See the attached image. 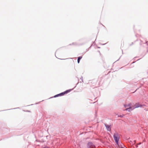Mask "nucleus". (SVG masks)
<instances>
[{"label":"nucleus","instance_id":"f257e3e1","mask_svg":"<svg viewBox=\"0 0 148 148\" xmlns=\"http://www.w3.org/2000/svg\"><path fill=\"white\" fill-rule=\"evenodd\" d=\"M114 138L116 143L118 145L119 139L120 136L119 134L117 133H114L113 135Z\"/></svg>","mask_w":148,"mask_h":148},{"label":"nucleus","instance_id":"f03ea898","mask_svg":"<svg viewBox=\"0 0 148 148\" xmlns=\"http://www.w3.org/2000/svg\"><path fill=\"white\" fill-rule=\"evenodd\" d=\"M124 106L126 109H125V110H128V111L129 112L130 111L132 110V104L131 103H130L128 104H125L124 105Z\"/></svg>","mask_w":148,"mask_h":148},{"label":"nucleus","instance_id":"7ed1b4c3","mask_svg":"<svg viewBox=\"0 0 148 148\" xmlns=\"http://www.w3.org/2000/svg\"><path fill=\"white\" fill-rule=\"evenodd\" d=\"M71 90H67L63 92H62L60 93L59 94H58V95H55V96H54V97H58V96H61L64 95L65 94H66V93H68V92H69L71 91Z\"/></svg>","mask_w":148,"mask_h":148},{"label":"nucleus","instance_id":"20e7f679","mask_svg":"<svg viewBox=\"0 0 148 148\" xmlns=\"http://www.w3.org/2000/svg\"><path fill=\"white\" fill-rule=\"evenodd\" d=\"M142 106L141 105L138 103H136L134 105V106L133 107V108H132V110H133L135 108H138L139 107H141Z\"/></svg>","mask_w":148,"mask_h":148},{"label":"nucleus","instance_id":"39448f33","mask_svg":"<svg viewBox=\"0 0 148 148\" xmlns=\"http://www.w3.org/2000/svg\"><path fill=\"white\" fill-rule=\"evenodd\" d=\"M88 148H93V146L92 145V143L91 142L88 143Z\"/></svg>","mask_w":148,"mask_h":148},{"label":"nucleus","instance_id":"423d86ee","mask_svg":"<svg viewBox=\"0 0 148 148\" xmlns=\"http://www.w3.org/2000/svg\"><path fill=\"white\" fill-rule=\"evenodd\" d=\"M105 125L107 129V130L109 131H110L111 128L110 126L108 125Z\"/></svg>","mask_w":148,"mask_h":148},{"label":"nucleus","instance_id":"0eeeda50","mask_svg":"<svg viewBox=\"0 0 148 148\" xmlns=\"http://www.w3.org/2000/svg\"><path fill=\"white\" fill-rule=\"evenodd\" d=\"M82 56H80L78 57L77 59V62L79 63V62L80 59H82Z\"/></svg>","mask_w":148,"mask_h":148},{"label":"nucleus","instance_id":"6e6552de","mask_svg":"<svg viewBox=\"0 0 148 148\" xmlns=\"http://www.w3.org/2000/svg\"><path fill=\"white\" fill-rule=\"evenodd\" d=\"M141 144V143H138L137 144V145H136V147H138V145H139L140 144Z\"/></svg>","mask_w":148,"mask_h":148},{"label":"nucleus","instance_id":"1a4fd4ad","mask_svg":"<svg viewBox=\"0 0 148 148\" xmlns=\"http://www.w3.org/2000/svg\"><path fill=\"white\" fill-rule=\"evenodd\" d=\"M99 53H100V55H101V53H100V51H99Z\"/></svg>","mask_w":148,"mask_h":148}]
</instances>
